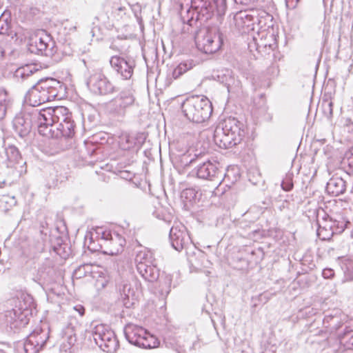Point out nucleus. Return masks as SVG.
<instances>
[{
	"label": "nucleus",
	"instance_id": "f257e3e1",
	"mask_svg": "<svg viewBox=\"0 0 353 353\" xmlns=\"http://www.w3.org/2000/svg\"><path fill=\"white\" fill-rule=\"evenodd\" d=\"M179 13L188 31L190 28H199L211 19L215 11L219 17L225 10V0H177Z\"/></svg>",
	"mask_w": 353,
	"mask_h": 353
},
{
	"label": "nucleus",
	"instance_id": "f03ea898",
	"mask_svg": "<svg viewBox=\"0 0 353 353\" xmlns=\"http://www.w3.org/2000/svg\"><path fill=\"white\" fill-rule=\"evenodd\" d=\"M45 113L50 115V118L45 119V127L50 133L45 137L69 138L74 135L75 125L72 114L67 108L59 106L54 108H45Z\"/></svg>",
	"mask_w": 353,
	"mask_h": 353
},
{
	"label": "nucleus",
	"instance_id": "7ed1b4c3",
	"mask_svg": "<svg viewBox=\"0 0 353 353\" xmlns=\"http://www.w3.org/2000/svg\"><path fill=\"white\" fill-rule=\"evenodd\" d=\"M243 125L234 117L223 120L216 127L213 139L220 148L227 149L240 143L244 137Z\"/></svg>",
	"mask_w": 353,
	"mask_h": 353
},
{
	"label": "nucleus",
	"instance_id": "20e7f679",
	"mask_svg": "<svg viewBox=\"0 0 353 353\" xmlns=\"http://www.w3.org/2000/svg\"><path fill=\"white\" fill-rule=\"evenodd\" d=\"M183 28V32L194 36L196 47L199 50L205 54H213L218 51L222 43L223 38L216 27H207L201 26L199 28Z\"/></svg>",
	"mask_w": 353,
	"mask_h": 353
},
{
	"label": "nucleus",
	"instance_id": "39448f33",
	"mask_svg": "<svg viewBox=\"0 0 353 353\" xmlns=\"http://www.w3.org/2000/svg\"><path fill=\"white\" fill-rule=\"evenodd\" d=\"M181 110L187 119L195 123L207 121L213 110L211 101L203 95L188 97L182 103Z\"/></svg>",
	"mask_w": 353,
	"mask_h": 353
},
{
	"label": "nucleus",
	"instance_id": "423d86ee",
	"mask_svg": "<svg viewBox=\"0 0 353 353\" xmlns=\"http://www.w3.org/2000/svg\"><path fill=\"white\" fill-rule=\"evenodd\" d=\"M48 117L50 118L48 114H46L45 109L33 110L23 115L17 116L13 121V128L21 137L29 134L33 127H36L39 133L45 137L50 133V131L45 127V119H48Z\"/></svg>",
	"mask_w": 353,
	"mask_h": 353
},
{
	"label": "nucleus",
	"instance_id": "0eeeda50",
	"mask_svg": "<svg viewBox=\"0 0 353 353\" xmlns=\"http://www.w3.org/2000/svg\"><path fill=\"white\" fill-rule=\"evenodd\" d=\"M124 334L130 343L143 349H153L160 345V341L142 327L128 324L125 327Z\"/></svg>",
	"mask_w": 353,
	"mask_h": 353
},
{
	"label": "nucleus",
	"instance_id": "6e6552de",
	"mask_svg": "<svg viewBox=\"0 0 353 353\" xmlns=\"http://www.w3.org/2000/svg\"><path fill=\"white\" fill-rule=\"evenodd\" d=\"M248 46L250 51L255 50L262 55L269 54L278 47L276 36L274 30H268V31L261 30V31L253 33L252 39L248 42Z\"/></svg>",
	"mask_w": 353,
	"mask_h": 353
},
{
	"label": "nucleus",
	"instance_id": "1a4fd4ad",
	"mask_svg": "<svg viewBox=\"0 0 353 353\" xmlns=\"http://www.w3.org/2000/svg\"><path fill=\"white\" fill-rule=\"evenodd\" d=\"M88 88L94 95L109 96L119 91V88L101 70L93 71L86 80Z\"/></svg>",
	"mask_w": 353,
	"mask_h": 353
},
{
	"label": "nucleus",
	"instance_id": "9d476101",
	"mask_svg": "<svg viewBox=\"0 0 353 353\" xmlns=\"http://www.w3.org/2000/svg\"><path fill=\"white\" fill-rule=\"evenodd\" d=\"M131 90H123L105 104L108 113L114 117H123L127 110L134 103Z\"/></svg>",
	"mask_w": 353,
	"mask_h": 353
},
{
	"label": "nucleus",
	"instance_id": "9b49d317",
	"mask_svg": "<svg viewBox=\"0 0 353 353\" xmlns=\"http://www.w3.org/2000/svg\"><path fill=\"white\" fill-rule=\"evenodd\" d=\"M30 310L28 308L20 307L6 310L1 316V321L3 326L11 331H15L23 327L29 322L28 315Z\"/></svg>",
	"mask_w": 353,
	"mask_h": 353
},
{
	"label": "nucleus",
	"instance_id": "f8f14e48",
	"mask_svg": "<svg viewBox=\"0 0 353 353\" xmlns=\"http://www.w3.org/2000/svg\"><path fill=\"white\" fill-rule=\"evenodd\" d=\"M36 85L45 103L54 100L63 89V83L54 78L41 79Z\"/></svg>",
	"mask_w": 353,
	"mask_h": 353
},
{
	"label": "nucleus",
	"instance_id": "ddd939ff",
	"mask_svg": "<svg viewBox=\"0 0 353 353\" xmlns=\"http://www.w3.org/2000/svg\"><path fill=\"white\" fill-rule=\"evenodd\" d=\"M196 176L199 179L210 181H216V183H221L223 174L219 168V163L206 161L201 163L195 168Z\"/></svg>",
	"mask_w": 353,
	"mask_h": 353
},
{
	"label": "nucleus",
	"instance_id": "4468645a",
	"mask_svg": "<svg viewBox=\"0 0 353 353\" xmlns=\"http://www.w3.org/2000/svg\"><path fill=\"white\" fill-rule=\"evenodd\" d=\"M29 50L32 53L53 57L57 52V47L55 41L50 35L36 38L35 41L30 44Z\"/></svg>",
	"mask_w": 353,
	"mask_h": 353
},
{
	"label": "nucleus",
	"instance_id": "2eb2a0df",
	"mask_svg": "<svg viewBox=\"0 0 353 353\" xmlns=\"http://www.w3.org/2000/svg\"><path fill=\"white\" fill-rule=\"evenodd\" d=\"M233 22L239 33L248 34L251 37L255 33V19L254 16L250 14V11L241 10L236 12L233 17Z\"/></svg>",
	"mask_w": 353,
	"mask_h": 353
},
{
	"label": "nucleus",
	"instance_id": "dca6fc26",
	"mask_svg": "<svg viewBox=\"0 0 353 353\" xmlns=\"http://www.w3.org/2000/svg\"><path fill=\"white\" fill-rule=\"evenodd\" d=\"M169 239L172 248L179 252L186 249L192 243L190 236L183 225L172 226Z\"/></svg>",
	"mask_w": 353,
	"mask_h": 353
},
{
	"label": "nucleus",
	"instance_id": "f3484780",
	"mask_svg": "<svg viewBox=\"0 0 353 353\" xmlns=\"http://www.w3.org/2000/svg\"><path fill=\"white\" fill-rule=\"evenodd\" d=\"M110 63L112 68L116 71L123 79H130L134 72V61L120 56H112Z\"/></svg>",
	"mask_w": 353,
	"mask_h": 353
},
{
	"label": "nucleus",
	"instance_id": "a211bd4d",
	"mask_svg": "<svg viewBox=\"0 0 353 353\" xmlns=\"http://www.w3.org/2000/svg\"><path fill=\"white\" fill-rule=\"evenodd\" d=\"M43 247L42 244H39L37 248L32 245L29 246L27 250H24L22 254L23 261V270L26 272H37V263L39 260Z\"/></svg>",
	"mask_w": 353,
	"mask_h": 353
},
{
	"label": "nucleus",
	"instance_id": "6ab92c4d",
	"mask_svg": "<svg viewBox=\"0 0 353 353\" xmlns=\"http://www.w3.org/2000/svg\"><path fill=\"white\" fill-rule=\"evenodd\" d=\"M92 334L95 343L101 349L115 335L114 332L104 324L95 325L92 330Z\"/></svg>",
	"mask_w": 353,
	"mask_h": 353
},
{
	"label": "nucleus",
	"instance_id": "aec40b11",
	"mask_svg": "<svg viewBox=\"0 0 353 353\" xmlns=\"http://www.w3.org/2000/svg\"><path fill=\"white\" fill-rule=\"evenodd\" d=\"M172 276L169 274L162 272L159 274V278L154 281V288L155 292L162 299H165L171 291Z\"/></svg>",
	"mask_w": 353,
	"mask_h": 353
},
{
	"label": "nucleus",
	"instance_id": "412c9836",
	"mask_svg": "<svg viewBox=\"0 0 353 353\" xmlns=\"http://www.w3.org/2000/svg\"><path fill=\"white\" fill-rule=\"evenodd\" d=\"M54 263L50 258L46 257L37 269V272L33 273L34 280H48L54 273Z\"/></svg>",
	"mask_w": 353,
	"mask_h": 353
},
{
	"label": "nucleus",
	"instance_id": "4be33fe9",
	"mask_svg": "<svg viewBox=\"0 0 353 353\" xmlns=\"http://www.w3.org/2000/svg\"><path fill=\"white\" fill-rule=\"evenodd\" d=\"M137 272L147 281L154 282L160 274L156 265L151 263L141 264L138 265Z\"/></svg>",
	"mask_w": 353,
	"mask_h": 353
},
{
	"label": "nucleus",
	"instance_id": "5701e85b",
	"mask_svg": "<svg viewBox=\"0 0 353 353\" xmlns=\"http://www.w3.org/2000/svg\"><path fill=\"white\" fill-rule=\"evenodd\" d=\"M346 190V183L341 177H332L326 185V191L332 196H339L343 194Z\"/></svg>",
	"mask_w": 353,
	"mask_h": 353
},
{
	"label": "nucleus",
	"instance_id": "b1692460",
	"mask_svg": "<svg viewBox=\"0 0 353 353\" xmlns=\"http://www.w3.org/2000/svg\"><path fill=\"white\" fill-rule=\"evenodd\" d=\"M121 299L123 305L126 308L132 307L134 304V292L131 288V285L128 282L123 281L119 288Z\"/></svg>",
	"mask_w": 353,
	"mask_h": 353
},
{
	"label": "nucleus",
	"instance_id": "393cba45",
	"mask_svg": "<svg viewBox=\"0 0 353 353\" xmlns=\"http://www.w3.org/2000/svg\"><path fill=\"white\" fill-rule=\"evenodd\" d=\"M5 163L8 168H12L15 164L19 163L21 161V156L17 148L14 145H9L5 149Z\"/></svg>",
	"mask_w": 353,
	"mask_h": 353
},
{
	"label": "nucleus",
	"instance_id": "a878e982",
	"mask_svg": "<svg viewBox=\"0 0 353 353\" xmlns=\"http://www.w3.org/2000/svg\"><path fill=\"white\" fill-rule=\"evenodd\" d=\"M26 100L31 106L35 107L45 103L37 86L34 84L26 94Z\"/></svg>",
	"mask_w": 353,
	"mask_h": 353
},
{
	"label": "nucleus",
	"instance_id": "bb28decb",
	"mask_svg": "<svg viewBox=\"0 0 353 353\" xmlns=\"http://www.w3.org/2000/svg\"><path fill=\"white\" fill-rule=\"evenodd\" d=\"M318 229L316 231L317 236L322 241L330 240L332 236L336 234L332 229V226L327 222V219H324L322 223H317Z\"/></svg>",
	"mask_w": 353,
	"mask_h": 353
},
{
	"label": "nucleus",
	"instance_id": "cd10ccee",
	"mask_svg": "<svg viewBox=\"0 0 353 353\" xmlns=\"http://www.w3.org/2000/svg\"><path fill=\"white\" fill-rule=\"evenodd\" d=\"M255 24L256 28L257 29L256 32L261 31V30H271L273 29V23H272V16L265 13L263 16L258 17L255 16Z\"/></svg>",
	"mask_w": 353,
	"mask_h": 353
},
{
	"label": "nucleus",
	"instance_id": "c85d7f7f",
	"mask_svg": "<svg viewBox=\"0 0 353 353\" xmlns=\"http://www.w3.org/2000/svg\"><path fill=\"white\" fill-rule=\"evenodd\" d=\"M38 70H39L34 65H26L16 70L14 72V77L18 80L20 79L21 81H23L32 77V76L35 72H38Z\"/></svg>",
	"mask_w": 353,
	"mask_h": 353
},
{
	"label": "nucleus",
	"instance_id": "c756f323",
	"mask_svg": "<svg viewBox=\"0 0 353 353\" xmlns=\"http://www.w3.org/2000/svg\"><path fill=\"white\" fill-rule=\"evenodd\" d=\"M52 251L62 259H67L70 252L68 244L63 243L61 238H57L56 243L52 245Z\"/></svg>",
	"mask_w": 353,
	"mask_h": 353
},
{
	"label": "nucleus",
	"instance_id": "7c9ffc66",
	"mask_svg": "<svg viewBox=\"0 0 353 353\" xmlns=\"http://www.w3.org/2000/svg\"><path fill=\"white\" fill-rule=\"evenodd\" d=\"M327 222L330 224L332 229L336 234L342 233L347 227V223H349V222L345 221L341 216H338L337 218L330 217L327 219Z\"/></svg>",
	"mask_w": 353,
	"mask_h": 353
},
{
	"label": "nucleus",
	"instance_id": "2f4dec72",
	"mask_svg": "<svg viewBox=\"0 0 353 353\" xmlns=\"http://www.w3.org/2000/svg\"><path fill=\"white\" fill-rule=\"evenodd\" d=\"M194 66L192 60H187L180 63L172 71V75L174 79L180 77L183 74L192 69Z\"/></svg>",
	"mask_w": 353,
	"mask_h": 353
},
{
	"label": "nucleus",
	"instance_id": "473e14b6",
	"mask_svg": "<svg viewBox=\"0 0 353 353\" xmlns=\"http://www.w3.org/2000/svg\"><path fill=\"white\" fill-rule=\"evenodd\" d=\"M341 165L348 174L353 173V147L345 152Z\"/></svg>",
	"mask_w": 353,
	"mask_h": 353
},
{
	"label": "nucleus",
	"instance_id": "72a5a7b5",
	"mask_svg": "<svg viewBox=\"0 0 353 353\" xmlns=\"http://www.w3.org/2000/svg\"><path fill=\"white\" fill-rule=\"evenodd\" d=\"M152 254L150 251L143 248L141 250L137 251L135 256V263L137 268L141 264L151 263L152 262Z\"/></svg>",
	"mask_w": 353,
	"mask_h": 353
},
{
	"label": "nucleus",
	"instance_id": "f704fd0d",
	"mask_svg": "<svg viewBox=\"0 0 353 353\" xmlns=\"http://www.w3.org/2000/svg\"><path fill=\"white\" fill-rule=\"evenodd\" d=\"M24 351L26 353H37L42 349L38 345V342L35 341L34 336H28L23 345Z\"/></svg>",
	"mask_w": 353,
	"mask_h": 353
},
{
	"label": "nucleus",
	"instance_id": "c9c22d12",
	"mask_svg": "<svg viewBox=\"0 0 353 353\" xmlns=\"http://www.w3.org/2000/svg\"><path fill=\"white\" fill-rule=\"evenodd\" d=\"M9 103L8 92L3 89H0V120L5 117Z\"/></svg>",
	"mask_w": 353,
	"mask_h": 353
},
{
	"label": "nucleus",
	"instance_id": "e433bc0d",
	"mask_svg": "<svg viewBox=\"0 0 353 353\" xmlns=\"http://www.w3.org/2000/svg\"><path fill=\"white\" fill-rule=\"evenodd\" d=\"M163 345H164L165 348L171 350L174 353H180L179 345L175 337H165L163 341Z\"/></svg>",
	"mask_w": 353,
	"mask_h": 353
},
{
	"label": "nucleus",
	"instance_id": "4c0bfd02",
	"mask_svg": "<svg viewBox=\"0 0 353 353\" xmlns=\"http://www.w3.org/2000/svg\"><path fill=\"white\" fill-rule=\"evenodd\" d=\"M29 336H34L35 341L38 342V345L43 347L48 338V333L42 330H39L33 331Z\"/></svg>",
	"mask_w": 353,
	"mask_h": 353
},
{
	"label": "nucleus",
	"instance_id": "58836bf2",
	"mask_svg": "<svg viewBox=\"0 0 353 353\" xmlns=\"http://www.w3.org/2000/svg\"><path fill=\"white\" fill-rule=\"evenodd\" d=\"M119 347V341L116 335H114L108 341V343H105L104 347H101V350L107 353H114L118 350Z\"/></svg>",
	"mask_w": 353,
	"mask_h": 353
},
{
	"label": "nucleus",
	"instance_id": "ea45409f",
	"mask_svg": "<svg viewBox=\"0 0 353 353\" xmlns=\"http://www.w3.org/2000/svg\"><path fill=\"white\" fill-rule=\"evenodd\" d=\"M117 243H106L105 246H109L110 249L108 251H103L105 253L109 254L110 255L117 254L123 250V246L125 243V241L123 242L120 241L119 240H117Z\"/></svg>",
	"mask_w": 353,
	"mask_h": 353
},
{
	"label": "nucleus",
	"instance_id": "a19ab883",
	"mask_svg": "<svg viewBox=\"0 0 353 353\" xmlns=\"http://www.w3.org/2000/svg\"><path fill=\"white\" fill-rule=\"evenodd\" d=\"M101 240L104 241L105 245L106 243H117V240L123 242L124 239H121L118 234H116L114 238L112 236V234L109 231H104L101 234Z\"/></svg>",
	"mask_w": 353,
	"mask_h": 353
},
{
	"label": "nucleus",
	"instance_id": "79ce46f5",
	"mask_svg": "<svg viewBox=\"0 0 353 353\" xmlns=\"http://www.w3.org/2000/svg\"><path fill=\"white\" fill-rule=\"evenodd\" d=\"M198 192L193 189L184 190L181 193V197L186 201L192 202L197 198Z\"/></svg>",
	"mask_w": 353,
	"mask_h": 353
},
{
	"label": "nucleus",
	"instance_id": "37998d69",
	"mask_svg": "<svg viewBox=\"0 0 353 353\" xmlns=\"http://www.w3.org/2000/svg\"><path fill=\"white\" fill-rule=\"evenodd\" d=\"M293 174L292 173L287 174L285 179L281 183V187L285 191H290L293 188L292 181Z\"/></svg>",
	"mask_w": 353,
	"mask_h": 353
},
{
	"label": "nucleus",
	"instance_id": "c03bdc74",
	"mask_svg": "<svg viewBox=\"0 0 353 353\" xmlns=\"http://www.w3.org/2000/svg\"><path fill=\"white\" fill-rule=\"evenodd\" d=\"M90 268V265L88 264L79 266L74 272V276L77 278H81L86 276V274L89 272L88 269Z\"/></svg>",
	"mask_w": 353,
	"mask_h": 353
},
{
	"label": "nucleus",
	"instance_id": "a18cd8bd",
	"mask_svg": "<svg viewBox=\"0 0 353 353\" xmlns=\"http://www.w3.org/2000/svg\"><path fill=\"white\" fill-rule=\"evenodd\" d=\"M125 7H117L114 9L112 11L113 16L117 19V20H119L123 17V16L125 14Z\"/></svg>",
	"mask_w": 353,
	"mask_h": 353
},
{
	"label": "nucleus",
	"instance_id": "49530a36",
	"mask_svg": "<svg viewBox=\"0 0 353 353\" xmlns=\"http://www.w3.org/2000/svg\"><path fill=\"white\" fill-rule=\"evenodd\" d=\"M259 301L265 303L268 301V300L270 299V293L268 292H264L261 294H260L257 297Z\"/></svg>",
	"mask_w": 353,
	"mask_h": 353
},
{
	"label": "nucleus",
	"instance_id": "de8ad7c7",
	"mask_svg": "<svg viewBox=\"0 0 353 353\" xmlns=\"http://www.w3.org/2000/svg\"><path fill=\"white\" fill-rule=\"evenodd\" d=\"M40 233L41 235L47 236L50 231L48 228V223L46 221H41L40 223Z\"/></svg>",
	"mask_w": 353,
	"mask_h": 353
},
{
	"label": "nucleus",
	"instance_id": "09e8293b",
	"mask_svg": "<svg viewBox=\"0 0 353 353\" xmlns=\"http://www.w3.org/2000/svg\"><path fill=\"white\" fill-rule=\"evenodd\" d=\"M225 79H222V80H220V81L225 85V86L227 87L228 91H230V88L231 87V85H232V83L234 81V79L232 78L231 76H225ZM222 79H224V77H223Z\"/></svg>",
	"mask_w": 353,
	"mask_h": 353
},
{
	"label": "nucleus",
	"instance_id": "8fccbe9b",
	"mask_svg": "<svg viewBox=\"0 0 353 353\" xmlns=\"http://www.w3.org/2000/svg\"><path fill=\"white\" fill-rule=\"evenodd\" d=\"M322 275L325 279H331L334 275V272L331 268H325L323 270Z\"/></svg>",
	"mask_w": 353,
	"mask_h": 353
},
{
	"label": "nucleus",
	"instance_id": "3c124183",
	"mask_svg": "<svg viewBox=\"0 0 353 353\" xmlns=\"http://www.w3.org/2000/svg\"><path fill=\"white\" fill-rule=\"evenodd\" d=\"M74 310L77 312L80 316H83L85 314V307L82 305H77L73 307Z\"/></svg>",
	"mask_w": 353,
	"mask_h": 353
},
{
	"label": "nucleus",
	"instance_id": "603ef678",
	"mask_svg": "<svg viewBox=\"0 0 353 353\" xmlns=\"http://www.w3.org/2000/svg\"><path fill=\"white\" fill-rule=\"evenodd\" d=\"M257 0H234V2L236 4H241V5H250L251 3H254Z\"/></svg>",
	"mask_w": 353,
	"mask_h": 353
},
{
	"label": "nucleus",
	"instance_id": "864d4df0",
	"mask_svg": "<svg viewBox=\"0 0 353 353\" xmlns=\"http://www.w3.org/2000/svg\"><path fill=\"white\" fill-rule=\"evenodd\" d=\"M8 28H3V24H1V22L0 21V34H4L7 32Z\"/></svg>",
	"mask_w": 353,
	"mask_h": 353
},
{
	"label": "nucleus",
	"instance_id": "5fc2aeb1",
	"mask_svg": "<svg viewBox=\"0 0 353 353\" xmlns=\"http://www.w3.org/2000/svg\"><path fill=\"white\" fill-rule=\"evenodd\" d=\"M133 11L134 12L135 16L137 17V13L141 12V8L139 5H136L132 8Z\"/></svg>",
	"mask_w": 353,
	"mask_h": 353
},
{
	"label": "nucleus",
	"instance_id": "6e6d98bb",
	"mask_svg": "<svg viewBox=\"0 0 353 353\" xmlns=\"http://www.w3.org/2000/svg\"><path fill=\"white\" fill-rule=\"evenodd\" d=\"M327 107L329 108V114L330 115H332V102H328L327 103Z\"/></svg>",
	"mask_w": 353,
	"mask_h": 353
},
{
	"label": "nucleus",
	"instance_id": "4d7b16f0",
	"mask_svg": "<svg viewBox=\"0 0 353 353\" xmlns=\"http://www.w3.org/2000/svg\"><path fill=\"white\" fill-rule=\"evenodd\" d=\"M99 30V28L98 27H94L92 30V37H94L95 36V32L96 30Z\"/></svg>",
	"mask_w": 353,
	"mask_h": 353
},
{
	"label": "nucleus",
	"instance_id": "13d9d810",
	"mask_svg": "<svg viewBox=\"0 0 353 353\" xmlns=\"http://www.w3.org/2000/svg\"><path fill=\"white\" fill-rule=\"evenodd\" d=\"M73 341H75V339H74L72 336L69 338V343L71 344Z\"/></svg>",
	"mask_w": 353,
	"mask_h": 353
},
{
	"label": "nucleus",
	"instance_id": "bf43d9fd",
	"mask_svg": "<svg viewBox=\"0 0 353 353\" xmlns=\"http://www.w3.org/2000/svg\"><path fill=\"white\" fill-rule=\"evenodd\" d=\"M299 0H286V2L288 3L290 1H292V2L295 1L296 3H297V2H299Z\"/></svg>",
	"mask_w": 353,
	"mask_h": 353
},
{
	"label": "nucleus",
	"instance_id": "052dcab7",
	"mask_svg": "<svg viewBox=\"0 0 353 353\" xmlns=\"http://www.w3.org/2000/svg\"><path fill=\"white\" fill-rule=\"evenodd\" d=\"M245 224V223H243V222H241L240 223V227L241 228H244V225Z\"/></svg>",
	"mask_w": 353,
	"mask_h": 353
},
{
	"label": "nucleus",
	"instance_id": "680f3d73",
	"mask_svg": "<svg viewBox=\"0 0 353 353\" xmlns=\"http://www.w3.org/2000/svg\"><path fill=\"white\" fill-rule=\"evenodd\" d=\"M95 19H97V20H98V21H99V17H95Z\"/></svg>",
	"mask_w": 353,
	"mask_h": 353
},
{
	"label": "nucleus",
	"instance_id": "e2e57ef3",
	"mask_svg": "<svg viewBox=\"0 0 353 353\" xmlns=\"http://www.w3.org/2000/svg\"><path fill=\"white\" fill-rule=\"evenodd\" d=\"M247 226H248V225H246V224H245V225H244V228H247Z\"/></svg>",
	"mask_w": 353,
	"mask_h": 353
},
{
	"label": "nucleus",
	"instance_id": "0e129e2a",
	"mask_svg": "<svg viewBox=\"0 0 353 353\" xmlns=\"http://www.w3.org/2000/svg\"><path fill=\"white\" fill-rule=\"evenodd\" d=\"M52 185H56V183H52Z\"/></svg>",
	"mask_w": 353,
	"mask_h": 353
},
{
	"label": "nucleus",
	"instance_id": "69168bd1",
	"mask_svg": "<svg viewBox=\"0 0 353 353\" xmlns=\"http://www.w3.org/2000/svg\"><path fill=\"white\" fill-rule=\"evenodd\" d=\"M0 353H3V351H1Z\"/></svg>",
	"mask_w": 353,
	"mask_h": 353
}]
</instances>
